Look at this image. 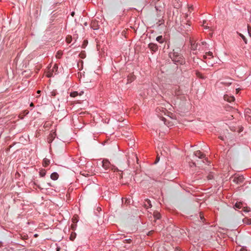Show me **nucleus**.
I'll list each match as a JSON object with an SVG mask.
<instances>
[{"mask_svg": "<svg viewBox=\"0 0 251 251\" xmlns=\"http://www.w3.org/2000/svg\"><path fill=\"white\" fill-rule=\"evenodd\" d=\"M34 184H35V185H37V187H38L39 188H40V189L41 188L40 187V186H39V185H37L36 184V182H34Z\"/></svg>", "mask_w": 251, "mask_h": 251, "instance_id": "nucleus-39", "label": "nucleus"}, {"mask_svg": "<svg viewBox=\"0 0 251 251\" xmlns=\"http://www.w3.org/2000/svg\"><path fill=\"white\" fill-rule=\"evenodd\" d=\"M153 218H154V222L156 221V220H159L161 218V214L158 211H154L153 214Z\"/></svg>", "mask_w": 251, "mask_h": 251, "instance_id": "nucleus-13", "label": "nucleus"}, {"mask_svg": "<svg viewBox=\"0 0 251 251\" xmlns=\"http://www.w3.org/2000/svg\"><path fill=\"white\" fill-rule=\"evenodd\" d=\"M245 118L247 121L251 124V115L246 116Z\"/></svg>", "mask_w": 251, "mask_h": 251, "instance_id": "nucleus-24", "label": "nucleus"}, {"mask_svg": "<svg viewBox=\"0 0 251 251\" xmlns=\"http://www.w3.org/2000/svg\"><path fill=\"white\" fill-rule=\"evenodd\" d=\"M193 6H191L190 7H189V11H190L191 9H193Z\"/></svg>", "mask_w": 251, "mask_h": 251, "instance_id": "nucleus-31", "label": "nucleus"}, {"mask_svg": "<svg viewBox=\"0 0 251 251\" xmlns=\"http://www.w3.org/2000/svg\"><path fill=\"white\" fill-rule=\"evenodd\" d=\"M159 160V158L157 157L156 160L155 161V163H157Z\"/></svg>", "mask_w": 251, "mask_h": 251, "instance_id": "nucleus-35", "label": "nucleus"}, {"mask_svg": "<svg viewBox=\"0 0 251 251\" xmlns=\"http://www.w3.org/2000/svg\"><path fill=\"white\" fill-rule=\"evenodd\" d=\"M193 164L195 166V163H193Z\"/></svg>", "mask_w": 251, "mask_h": 251, "instance_id": "nucleus-43", "label": "nucleus"}, {"mask_svg": "<svg viewBox=\"0 0 251 251\" xmlns=\"http://www.w3.org/2000/svg\"><path fill=\"white\" fill-rule=\"evenodd\" d=\"M144 206L146 209H148L149 208L151 207L152 205L151 201L149 199L145 200L144 204Z\"/></svg>", "mask_w": 251, "mask_h": 251, "instance_id": "nucleus-12", "label": "nucleus"}, {"mask_svg": "<svg viewBox=\"0 0 251 251\" xmlns=\"http://www.w3.org/2000/svg\"><path fill=\"white\" fill-rule=\"evenodd\" d=\"M102 167L105 171L110 169L111 167L110 162L107 159H103L102 161Z\"/></svg>", "mask_w": 251, "mask_h": 251, "instance_id": "nucleus-3", "label": "nucleus"}, {"mask_svg": "<svg viewBox=\"0 0 251 251\" xmlns=\"http://www.w3.org/2000/svg\"><path fill=\"white\" fill-rule=\"evenodd\" d=\"M243 205H244V204L242 202H237L234 204V208H236V209L243 208L244 211H245L246 212H249L250 211V208H248V207H246Z\"/></svg>", "mask_w": 251, "mask_h": 251, "instance_id": "nucleus-2", "label": "nucleus"}, {"mask_svg": "<svg viewBox=\"0 0 251 251\" xmlns=\"http://www.w3.org/2000/svg\"><path fill=\"white\" fill-rule=\"evenodd\" d=\"M135 76L133 74L131 73L128 75L127 78V83H130L135 79Z\"/></svg>", "mask_w": 251, "mask_h": 251, "instance_id": "nucleus-7", "label": "nucleus"}, {"mask_svg": "<svg viewBox=\"0 0 251 251\" xmlns=\"http://www.w3.org/2000/svg\"><path fill=\"white\" fill-rule=\"evenodd\" d=\"M63 55V52L61 50H59L56 54V57L57 58H60Z\"/></svg>", "mask_w": 251, "mask_h": 251, "instance_id": "nucleus-18", "label": "nucleus"}, {"mask_svg": "<svg viewBox=\"0 0 251 251\" xmlns=\"http://www.w3.org/2000/svg\"><path fill=\"white\" fill-rule=\"evenodd\" d=\"M58 177H59V175L56 172H54V173H52L50 175L51 179L53 180H57L58 178Z\"/></svg>", "mask_w": 251, "mask_h": 251, "instance_id": "nucleus-14", "label": "nucleus"}, {"mask_svg": "<svg viewBox=\"0 0 251 251\" xmlns=\"http://www.w3.org/2000/svg\"><path fill=\"white\" fill-rule=\"evenodd\" d=\"M200 214V219H201V220L202 222H204V215H203L202 213H201V212H200L199 213Z\"/></svg>", "mask_w": 251, "mask_h": 251, "instance_id": "nucleus-25", "label": "nucleus"}, {"mask_svg": "<svg viewBox=\"0 0 251 251\" xmlns=\"http://www.w3.org/2000/svg\"><path fill=\"white\" fill-rule=\"evenodd\" d=\"M148 48L152 52H155L158 50V47L157 44L152 43L148 45Z\"/></svg>", "mask_w": 251, "mask_h": 251, "instance_id": "nucleus-5", "label": "nucleus"}, {"mask_svg": "<svg viewBox=\"0 0 251 251\" xmlns=\"http://www.w3.org/2000/svg\"><path fill=\"white\" fill-rule=\"evenodd\" d=\"M206 58H207L206 55H204L203 56V59H206Z\"/></svg>", "mask_w": 251, "mask_h": 251, "instance_id": "nucleus-38", "label": "nucleus"}, {"mask_svg": "<svg viewBox=\"0 0 251 251\" xmlns=\"http://www.w3.org/2000/svg\"><path fill=\"white\" fill-rule=\"evenodd\" d=\"M206 23V21H203V24H202V26L205 28V29H208L209 28V26H208L207 24L206 25H205V24Z\"/></svg>", "mask_w": 251, "mask_h": 251, "instance_id": "nucleus-27", "label": "nucleus"}, {"mask_svg": "<svg viewBox=\"0 0 251 251\" xmlns=\"http://www.w3.org/2000/svg\"><path fill=\"white\" fill-rule=\"evenodd\" d=\"M251 115V110L248 108L246 109L245 110V116H248V115Z\"/></svg>", "mask_w": 251, "mask_h": 251, "instance_id": "nucleus-21", "label": "nucleus"}, {"mask_svg": "<svg viewBox=\"0 0 251 251\" xmlns=\"http://www.w3.org/2000/svg\"><path fill=\"white\" fill-rule=\"evenodd\" d=\"M190 43H191V50L192 51L193 53L196 54L197 50L198 47V43H196L195 41H194L193 40H191Z\"/></svg>", "mask_w": 251, "mask_h": 251, "instance_id": "nucleus-4", "label": "nucleus"}, {"mask_svg": "<svg viewBox=\"0 0 251 251\" xmlns=\"http://www.w3.org/2000/svg\"><path fill=\"white\" fill-rule=\"evenodd\" d=\"M66 41L67 43H70L72 41V37L71 36H67L66 38Z\"/></svg>", "mask_w": 251, "mask_h": 251, "instance_id": "nucleus-23", "label": "nucleus"}, {"mask_svg": "<svg viewBox=\"0 0 251 251\" xmlns=\"http://www.w3.org/2000/svg\"><path fill=\"white\" fill-rule=\"evenodd\" d=\"M186 26H190V25H189V24H187V23L186 24Z\"/></svg>", "mask_w": 251, "mask_h": 251, "instance_id": "nucleus-42", "label": "nucleus"}, {"mask_svg": "<svg viewBox=\"0 0 251 251\" xmlns=\"http://www.w3.org/2000/svg\"><path fill=\"white\" fill-rule=\"evenodd\" d=\"M37 93L38 94H40V93H41V91H40V90H38V91H37Z\"/></svg>", "mask_w": 251, "mask_h": 251, "instance_id": "nucleus-40", "label": "nucleus"}, {"mask_svg": "<svg viewBox=\"0 0 251 251\" xmlns=\"http://www.w3.org/2000/svg\"><path fill=\"white\" fill-rule=\"evenodd\" d=\"M50 163V161L48 159H45L43 161V166L44 167H47L48 165H49Z\"/></svg>", "mask_w": 251, "mask_h": 251, "instance_id": "nucleus-17", "label": "nucleus"}, {"mask_svg": "<svg viewBox=\"0 0 251 251\" xmlns=\"http://www.w3.org/2000/svg\"><path fill=\"white\" fill-rule=\"evenodd\" d=\"M87 44H88V41L87 40H84L82 45V48H85L86 47V46L87 45Z\"/></svg>", "mask_w": 251, "mask_h": 251, "instance_id": "nucleus-26", "label": "nucleus"}, {"mask_svg": "<svg viewBox=\"0 0 251 251\" xmlns=\"http://www.w3.org/2000/svg\"><path fill=\"white\" fill-rule=\"evenodd\" d=\"M156 40L158 42L160 43H162L164 42V38H163L162 36H157L156 38Z\"/></svg>", "mask_w": 251, "mask_h": 251, "instance_id": "nucleus-15", "label": "nucleus"}, {"mask_svg": "<svg viewBox=\"0 0 251 251\" xmlns=\"http://www.w3.org/2000/svg\"><path fill=\"white\" fill-rule=\"evenodd\" d=\"M243 222L247 225H251V219H245L243 220Z\"/></svg>", "mask_w": 251, "mask_h": 251, "instance_id": "nucleus-20", "label": "nucleus"}, {"mask_svg": "<svg viewBox=\"0 0 251 251\" xmlns=\"http://www.w3.org/2000/svg\"><path fill=\"white\" fill-rule=\"evenodd\" d=\"M169 56L174 63L176 65H182L185 63V60L183 56L174 50L169 53Z\"/></svg>", "mask_w": 251, "mask_h": 251, "instance_id": "nucleus-1", "label": "nucleus"}, {"mask_svg": "<svg viewBox=\"0 0 251 251\" xmlns=\"http://www.w3.org/2000/svg\"><path fill=\"white\" fill-rule=\"evenodd\" d=\"M224 100L227 101L231 102L235 100V98L233 96H229L228 95H225L224 97Z\"/></svg>", "mask_w": 251, "mask_h": 251, "instance_id": "nucleus-10", "label": "nucleus"}, {"mask_svg": "<svg viewBox=\"0 0 251 251\" xmlns=\"http://www.w3.org/2000/svg\"><path fill=\"white\" fill-rule=\"evenodd\" d=\"M207 54L211 57H213V53L211 51L208 52Z\"/></svg>", "mask_w": 251, "mask_h": 251, "instance_id": "nucleus-29", "label": "nucleus"}, {"mask_svg": "<svg viewBox=\"0 0 251 251\" xmlns=\"http://www.w3.org/2000/svg\"><path fill=\"white\" fill-rule=\"evenodd\" d=\"M238 251H248L246 247H241Z\"/></svg>", "mask_w": 251, "mask_h": 251, "instance_id": "nucleus-28", "label": "nucleus"}, {"mask_svg": "<svg viewBox=\"0 0 251 251\" xmlns=\"http://www.w3.org/2000/svg\"><path fill=\"white\" fill-rule=\"evenodd\" d=\"M83 55H84V54H83V53H80V56H81V58H83Z\"/></svg>", "mask_w": 251, "mask_h": 251, "instance_id": "nucleus-36", "label": "nucleus"}, {"mask_svg": "<svg viewBox=\"0 0 251 251\" xmlns=\"http://www.w3.org/2000/svg\"><path fill=\"white\" fill-rule=\"evenodd\" d=\"M84 92L82 91H80V92L78 91H74L70 93V96L71 97H75L77 96H81L83 94Z\"/></svg>", "mask_w": 251, "mask_h": 251, "instance_id": "nucleus-8", "label": "nucleus"}, {"mask_svg": "<svg viewBox=\"0 0 251 251\" xmlns=\"http://www.w3.org/2000/svg\"><path fill=\"white\" fill-rule=\"evenodd\" d=\"M30 106H31V107H34V104H33L32 102H31V103L30 104Z\"/></svg>", "mask_w": 251, "mask_h": 251, "instance_id": "nucleus-34", "label": "nucleus"}, {"mask_svg": "<svg viewBox=\"0 0 251 251\" xmlns=\"http://www.w3.org/2000/svg\"><path fill=\"white\" fill-rule=\"evenodd\" d=\"M56 251H60V247H57L56 248Z\"/></svg>", "mask_w": 251, "mask_h": 251, "instance_id": "nucleus-32", "label": "nucleus"}, {"mask_svg": "<svg viewBox=\"0 0 251 251\" xmlns=\"http://www.w3.org/2000/svg\"><path fill=\"white\" fill-rule=\"evenodd\" d=\"M56 95V92L54 91L51 92V96L54 97Z\"/></svg>", "mask_w": 251, "mask_h": 251, "instance_id": "nucleus-30", "label": "nucleus"}, {"mask_svg": "<svg viewBox=\"0 0 251 251\" xmlns=\"http://www.w3.org/2000/svg\"><path fill=\"white\" fill-rule=\"evenodd\" d=\"M237 34L242 38L245 44H247V39L242 34L237 32Z\"/></svg>", "mask_w": 251, "mask_h": 251, "instance_id": "nucleus-16", "label": "nucleus"}, {"mask_svg": "<svg viewBox=\"0 0 251 251\" xmlns=\"http://www.w3.org/2000/svg\"><path fill=\"white\" fill-rule=\"evenodd\" d=\"M208 179L211 180L214 178V175L213 173L212 172H210L207 176Z\"/></svg>", "mask_w": 251, "mask_h": 251, "instance_id": "nucleus-19", "label": "nucleus"}, {"mask_svg": "<svg viewBox=\"0 0 251 251\" xmlns=\"http://www.w3.org/2000/svg\"><path fill=\"white\" fill-rule=\"evenodd\" d=\"M239 90H240L239 89H236V91L237 93L239 92Z\"/></svg>", "mask_w": 251, "mask_h": 251, "instance_id": "nucleus-41", "label": "nucleus"}, {"mask_svg": "<svg viewBox=\"0 0 251 251\" xmlns=\"http://www.w3.org/2000/svg\"><path fill=\"white\" fill-rule=\"evenodd\" d=\"M46 171L45 170H42L39 172V175L41 177H44L46 175Z\"/></svg>", "mask_w": 251, "mask_h": 251, "instance_id": "nucleus-22", "label": "nucleus"}, {"mask_svg": "<svg viewBox=\"0 0 251 251\" xmlns=\"http://www.w3.org/2000/svg\"><path fill=\"white\" fill-rule=\"evenodd\" d=\"M244 178L243 176H235L233 178V181L237 184L242 183L244 181Z\"/></svg>", "mask_w": 251, "mask_h": 251, "instance_id": "nucleus-6", "label": "nucleus"}, {"mask_svg": "<svg viewBox=\"0 0 251 251\" xmlns=\"http://www.w3.org/2000/svg\"><path fill=\"white\" fill-rule=\"evenodd\" d=\"M101 209L100 207H97V210L98 211H101Z\"/></svg>", "mask_w": 251, "mask_h": 251, "instance_id": "nucleus-33", "label": "nucleus"}, {"mask_svg": "<svg viewBox=\"0 0 251 251\" xmlns=\"http://www.w3.org/2000/svg\"><path fill=\"white\" fill-rule=\"evenodd\" d=\"M83 55H84V54H83V53H80V56H81V58H83Z\"/></svg>", "mask_w": 251, "mask_h": 251, "instance_id": "nucleus-37", "label": "nucleus"}, {"mask_svg": "<svg viewBox=\"0 0 251 251\" xmlns=\"http://www.w3.org/2000/svg\"><path fill=\"white\" fill-rule=\"evenodd\" d=\"M56 136L55 132L51 133L49 134L48 137V142L49 143H51L54 139Z\"/></svg>", "mask_w": 251, "mask_h": 251, "instance_id": "nucleus-9", "label": "nucleus"}, {"mask_svg": "<svg viewBox=\"0 0 251 251\" xmlns=\"http://www.w3.org/2000/svg\"><path fill=\"white\" fill-rule=\"evenodd\" d=\"M194 155L199 157V158H205V154L202 153L200 151H197L195 152H194Z\"/></svg>", "mask_w": 251, "mask_h": 251, "instance_id": "nucleus-11", "label": "nucleus"}]
</instances>
